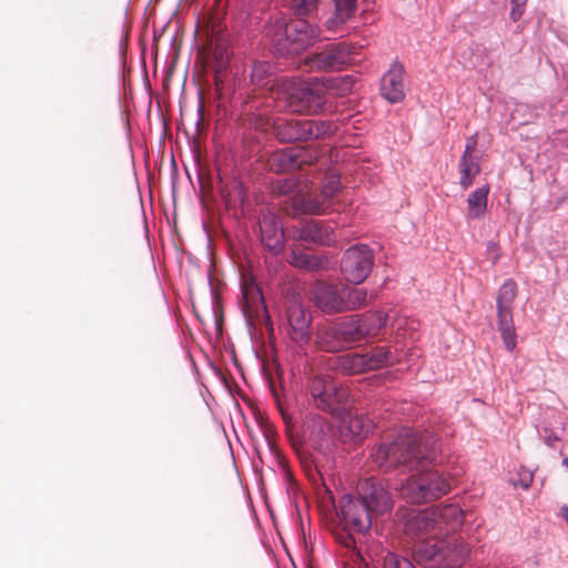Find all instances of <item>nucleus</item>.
I'll use <instances>...</instances> for the list:
<instances>
[{"instance_id": "nucleus-30", "label": "nucleus", "mask_w": 568, "mask_h": 568, "mask_svg": "<svg viewBox=\"0 0 568 568\" xmlns=\"http://www.w3.org/2000/svg\"><path fill=\"white\" fill-rule=\"evenodd\" d=\"M334 367L343 374L354 375L366 372L362 354L351 353L338 356L335 359Z\"/></svg>"}, {"instance_id": "nucleus-11", "label": "nucleus", "mask_w": 568, "mask_h": 568, "mask_svg": "<svg viewBox=\"0 0 568 568\" xmlns=\"http://www.w3.org/2000/svg\"><path fill=\"white\" fill-rule=\"evenodd\" d=\"M337 514L346 528L364 535L372 525V515L358 497L344 495L337 506Z\"/></svg>"}, {"instance_id": "nucleus-7", "label": "nucleus", "mask_w": 568, "mask_h": 568, "mask_svg": "<svg viewBox=\"0 0 568 568\" xmlns=\"http://www.w3.org/2000/svg\"><path fill=\"white\" fill-rule=\"evenodd\" d=\"M336 125L331 121L278 120L274 124V134L278 141L292 143L325 139L333 134Z\"/></svg>"}, {"instance_id": "nucleus-46", "label": "nucleus", "mask_w": 568, "mask_h": 568, "mask_svg": "<svg viewBox=\"0 0 568 568\" xmlns=\"http://www.w3.org/2000/svg\"><path fill=\"white\" fill-rule=\"evenodd\" d=\"M562 465H564V466H566V467H568V457L564 458V460H562Z\"/></svg>"}, {"instance_id": "nucleus-43", "label": "nucleus", "mask_w": 568, "mask_h": 568, "mask_svg": "<svg viewBox=\"0 0 568 568\" xmlns=\"http://www.w3.org/2000/svg\"><path fill=\"white\" fill-rule=\"evenodd\" d=\"M532 474L527 471L524 477L520 479L519 484L520 486L524 488V489H527L530 487L531 483H532Z\"/></svg>"}, {"instance_id": "nucleus-19", "label": "nucleus", "mask_w": 568, "mask_h": 568, "mask_svg": "<svg viewBox=\"0 0 568 568\" xmlns=\"http://www.w3.org/2000/svg\"><path fill=\"white\" fill-rule=\"evenodd\" d=\"M298 236L304 242L321 245H329L334 242L333 229L318 220H307L303 222Z\"/></svg>"}, {"instance_id": "nucleus-33", "label": "nucleus", "mask_w": 568, "mask_h": 568, "mask_svg": "<svg viewBox=\"0 0 568 568\" xmlns=\"http://www.w3.org/2000/svg\"><path fill=\"white\" fill-rule=\"evenodd\" d=\"M215 65H214V72H215V84L219 87V83L221 81L220 74L226 69L227 61L230 57L229 48L225 43L217 42L214 45L213 52H212Z\"/></svg>"}, {"instance_id": "nucleus-28", "label": "nucleus", "mask_w": 568, "mask_h": 568, "mask_svg": "<svg viewBox=\"0 0 568 568\" xmlns=\"http://www.w3.org/2000/svg\"><path fill=\"white\" fill-rule=\"evenodd\" d=\"M490 187L485 184L473 191L467 199V216L468 219H479L484 216L487 210L488 194Z\"/></svg>"}, {"instance_id": "nucleus-42", "label": "nucleus", "mask_w": 568, "mask_h": 568, "mask_svg": "<svg viewBox=\"0 0 568 568\" xmlns=\"http://www.w3.org/2000/svg\"><path fill=\"white\" fill-rule=\"evenodd\" d=\"M294 183L291 180L278 181L275 185V191L280 194H288L292 192Z\"/></svg>"}, {"instance_id": "nucleus-12", "label": "nucleus", "mask_w": 568, "mask_h": 568, "mask_svg": "<svg viewBox=\"0 0 568 568\" xmlns=\"http://www.w3.org/2000/svg\"><path fill=\"white\" fill-rule=\"evenodd\" d=\"M396 518L403 526L405 534L412 537L436 530L434 511L430 508L418 510L399 507L396 511Z\"/></svg>"}, {"instance_id": "nucleus-29", "label": "nucleus", "mask_w": 568, "mask_h": 568, "mask_svg": "<svg viewBox=\"0 0 568 568\" xmlns=\"http://www.w3.org/2000/svg\"><path fill=\"white\" fill-rule=\"evenodd\" d=\"M460 179L459 185L463 190H467L475 178L480 173V164L477 156L462 155L458 164Z\"/></svg>"}, {"instance_id": "nucleus-18", "label": "nucleus", "mask_w": 568, "mask_h": 568, "mask_svg": "<svg viewBox=\"0 0 568 568\" xmlns=\"http://www.w3.org/2000/svg\"><path fill=\"white\" fill-rule=\"evenodd\" d=\"M261 242L271 252L277 254L284 247V232L280 221L268 214L260 221Z\"/></svg>"}, {"instance_id": "nucleus-36", "label": "nucleus", "mask_w": 568, "mask_h": 568, "mask_svg": "<svg viewBox=\"0 0 568 568\" xmlns=\"http://www.w3.org/2000/svg\"><path fill=\"white\" fill-rule=\"evenodd\" d=\"M383 568H415L413 562L399 555L387 552L384 557Z\"/></svg>"}, {"instance_id": "nucleus-1", "label": "nucleus", "mask_w": 568, "mask_h": 568, "mask_svg": "<svg viewBox=\"0 0 568 568\" xmlns=\"http://www.w3.org/2000/svg\"><path fill=\"white\" fill-rule=\"evenodd\" d=\"M438 453V439L435 435H417L409 429H403L395 437L374 446L369 457L382 471L402 469L407 473L425 460H436Z\"/></svg>"}, {"instance_id": "nucleus-9", "label": "nucleus", "mask_w": 568, "mask_h": 568, "mask_svg": "<svg viewBox=\"0 0 568 568\" xmlns=\"http://www.w3.org/2000/svg\"><path fill=\"white\" fill-rule=\"evenodd\" d=\"M351 52L345 43L326 45L321 52H315L301 61V68L307 72H331L342 70L351 63Z\"/></svg>"}, {"instance_id": "nucleus-17", "label": "nucleus", "mask_w": 568, "mask_h": 568, "mask_svg": "<svg viewBox=\"0 0 568 568\" xmlns=\"http://www.w3.org/2000/svg\"><path fill=\"white\" fill-rule=\"evenodd\" d=\"M404 73L403 64L395 61L382 77L381 93L390 103H397L405 98Z\"/></svg>"}, {"instance_id": "nucleus-14", "label": "nucleus", "mask_w": 568, "mask_h": 568, "mask_svg": "<svg viewBox=\"0 0 568 568\" xmlns=\"http://www.w3.org/2000/svg\"><path fill=\"white\" fill-rule=\"evenodd\" d=\"M313 155L304 148H285L274 152L270 160V169L276 173L300 170L304 164H311Z\"/></svg>"}, {"instance_id": "nucleus-26", "label": "nucleus", "mask_w": 568, "mask_h": 568, "mask_svg": "<svg viewBox=\"0 0 568 568\" xmlns=\"http://www.w3.org/2000/svg\"><path fill=\"white\" fill-rule=\"evenodd\" d=\"M366 371L378 369L398 362V358L386 347L377 346L362 354Z\"/></svg>"}, {"instance_id": "nucleus-31", "label": "nucleus", "mask_w": 568, "mask_h": 568, "mask_svg": "<svg viewBox=\"0 0 568 568\" xmlns=\"http://www.w3.org/2000/svg\"><path fill=\"white\" fill-rule=\"evenodd\" d=\"M342 312L355 311L367 304V291L343 285Z\"/></svg>"}, {"instance_id": "nucleus-16", "label": "nucleus", "mask_w": 568, "mask_h": 568, "mask_svg": "<svg viewBox=\"0 0 568 568\" xmlns=\"http://www.w3.org/2000/svg\"><path fill=\"white\" fill-rule=\"evenodd\" d=\"M287 323L291 327V337L301 344L308 343L311 338V315L296 300L291 301L286 310Z\"/></svg>"}, {"instance_id": "nucleus-2", "label": "nucleus", "mask_w": 568, "mask_h": 568, "mask_svg": "<svg viewBox=\"0 0 568 568\" xmlns=\"http://www.w3.org/2000/svg\"><path fill=\"white\" fill-rule=\"evenodd\" d=\"M334 82L333 78L311 80L283 78L278 82L275 100L283 102L284 106L293 113L317 114L326 102V90L332 88Z\"/></svg>"}, {"instance_id": "nucleus-24", "label": "nucleus", "mask_w": 568, "mask_h": 568, "mask_svg": "<svg viewBox=\"0 0 568 568\" xmlns=\"http://www.w3.org/2000/svg\"><path fill=\"white\" fill-rule=\"evenodd\" d=\"M316 345L320 349L331 353L339 352L346 347L343 337L339 335L337 325L318 328L316 333Z\"/></svg>"}, {"instance_id": "nucleus-23", "label": "nucleus", "mask_w": 568, "mask_h": 568, "mask_svg": "<svg viewBox=\"0 0 568 568\" xmlns=\"http://www.w3.org/2000/svg\"><path fill=\"white\" fill-rule=\"evenodd\" d=\"M251 82L258 88H270L275 98L281 79L273 77L272 65L268 62L257 61L252 65Z\"/></svg>"}, {"instance_id": "nucleus-39", "label": "nucleus", "mask_w": 568, "mask_h": 568, "mask_svg": "<svg viewBox=\"0 0 568 568\" xmlns=\"http://www.w3.org/2000/svg\"><path fill=\"white\" fill-rule=\"evenodd\" d=\"M509 2L511 4L510 19L516 22L523 17L527 0H509Z\"/></svg>"}, {"instance_id": "nucleus-38", "label": "nucleus", "mask_w": 568, "mask_h": 568, "mask_svg": "<svg viewBox=\"0 0 568 568\" xmlns=\"http://www.w3.org/2000/svg\"><path fill=\"white\" fill-rule=\"evenodd\" d=\"M354 532L353 529H348L344 526V530L336 534V540L345 548L355 550L357 540L353 535Z\"/></svg>"}, {"instance_id": "nucleus-15", "label": "nucleus", "mask_w": 568, "mask_h": 568, "mask_svg": "<svg viewBox=\"0 0 568 568\" xmlns=\"http://www.w3.org/2000/svg\"><path fill=\"white\" fill-rule=\"evenodd\" d=\"M311 298L324 313H342L343 285L316 282L312 287Z\"/></svg>"}, {"instance_id": "nucleus-35", "label": "nucleus", "mask_w": 568, "mask_h": 568, "mask_svg": "<svg viewBox=\"0 0 568 568\" xmlns=\"http://www.w3.org/2000/svg\"><path fill=\"white\" fill-rule=\"evenodd\" d=\"M341 187L339 178L336 175L326 176L325 182L321 190V196L332 205V200L338 193Z\"/></svg>"}, {"instance_id": "nucleus-10", "label": "nucleus", "mask_w": 568, "mask_h": 568, "mask_svg": "<svg viewBox=\"0 0 568 568\" xmlns=\"http://www.w3.org/2000/svg\"><path fill=\"white\" fill-rule=\"evenodd\" d=\"M373 264L372 250L366 244H356L345 251L341 270L348 282L359 284L368 276Z\"/></svg>"}, {"instance_id": "nucleus-37", "label": "nucleus", "mask_w": 568, "mask_h": 568, "mask_svg": "<svg viewBox=\"0 0 568 568\" xmlns=\"http://www.w3.org/2000/svg\"><path fill=\"white\" fill-rule=\"evenodd\" d=\"M320 0H292L291 8L298 16H307L317 9Z\"/></svg>"}, {"instance_id": "nucleus-6", "label": "nucleus", "mask_w": 568, "mask_h": 568, "mask_svg": "<svg viewBox=\"0 0 568 568\" xmlns=\"http://www.w3.org/2000/svg\"><path fill=\"white\" fill-rule=\"evenodd\" d=\"M308 392L317 409L337 416L345 409L348 390L331 375H315L308 382Z\"/></svg>"}, {"instance_id": "nucleus-20", "label": "nucleus", "mask_w": 568, "mask_h": 568, "mask_svg": "<svg viewBox=\"0 0 568 568\" xmlns=\"http://www.w3.org/2000/svg\"><path fill=\"white\" fill-rule=\"evenodd\" d=\"M334 13L325 21V27L332 32H337L354 17L357 9V0H334Z\"/></svg>"}, {"instance_id": "nucleus-45", "label": "nucleus", "mask_w": 568, "mask_h": 568, "mask_svg": "<svg viewBox=\"0 0 568 568\" xmlns=\"http://www.w3.org/2000/svg\"><path fill=\"white\" fill-rule=\"evenodd\" d=\"M554 440H558V437H556V436H555V437H548V438H547V440H546V443H547L549 446H551Z\"/></svg>"}, {"instance_id": "nucleus-32", "label": "nucleus", "mask_w": 568, "mask_h": 568, "mask_svg": "<svg viewBox=\"0 0 568 568\" xmlns=\"http://www.w3.org/2000/svg\"><path fill=\"white\" fill-rule=\"evenodd\" d=\"M339 328V335L343 337V341L346 344V347L353 343L359 342L363 339L361 333V325L358 323L357 316H352L349 320L341 322L337 324Z\"/></svg>"}, {"instance_id": "nucleus-3", "label": "nucleus", "mask_w": 568, "mask_h": 568, "mask_svg": "<svg viewBox=\"0 0 568 568\" xmlns=\"http://www.w3.org/2000/svg\"><path fill=\"white\" fill-rule=\"evenodd\" d=\"M435 460L420 463L402 485V497L412 504L428 503L440 498L450 489L448 480L429 466Z\"/></svg>"}, {"instance_id": "nucleus-22", "label": "nucleus", "mask_w": 568, "mask_h": 568, "mask_svg": "<svg viewBox=\"0 0 568 568\" xmlns=\"http://www.w3.org/2000/svg\"><path fill=\"white\" fill-rule=\"evenodd\" d=\"M373 429V422L364 415L349 416L342 426V435L349 440L361 442Z\"/></svg>"}, {"instance_id": "nucleus-44", "label": "nucleus", "mask_w": 568, "mask_h": 568, "mask_svg": "<svg viewBox=\"0 0 568 568\" xmlns=\"http://www.w3.org/2000/svg\"><path fill=\"white\" fill-rule=\"evenodd\" d=\"M408 325V320L407 318H399L396 323L397 325V335H400L403 337H405V334H400L399 331L402 329L403 325Z\"/></svg>"}, {"instance_id": "nucleus-27", "label": "nucleus", "mask_w": 568, "mask_h": 568, "mask_svg": "<svg viewBox=\"0 0 568 568\" xmlns=\"http://www.w3.org/2000/svg\"><path fill=\"white\" fill-rule=\"evenodd\" d=\"M361 325L362 337H374L378 335L381 329L386 326L387 315L382 312H368L357 315Z\"/></svg>"}, {"instance_id": "nucleus-21", "label": "nucleus", "mask_w": 568, "mask_h": 568, "mask_svg": "<svg viewBox=\"0 0 568 568\" xmlns=\"http://www.w3.org/2000/svg\"><path fill=\"white\" fill-rule=\"evenodd\" d=\"M292 206L296 212L323 214L329 209V203L321 196V193L297 194L292 197Z\"/></svg>"}, {"instance_id": "nucleus-25", "label": "nucleus", "mask_w": 568, "mask_h": 568, "mask_svg": "<svg viewBox=\"0 0 568 568\" xmlns=\"http://www.w3.org/2000/svg\"><path fill=\"white\" fill-rule=\"evenodd\" d=\"M430 510L434 511L436 529L438 530H442L443 525L455 529L462 524L464 517L463 510L454 504L430 507Z\"/></svg>"}, {"instance_id": "nucleus-5", "label": "nucleus", "mask_w": 568, "mask_h": 568, "mask_svg": "<svg viewBox=\"0 0 568 568\" xmlns=\"http://www.w3.org/2000/svg\"><path fill=\"white\" fill-rule=\"evenodd\" d=\"M273 42L276 50L283 54H300L311 45L320 34L316 27L306 20L297 19L286 22L283 19L276 20L273 27Z\"/></svg>"}, {"instance_id": "nucleus-4", "label": "nucleus", "mask_w": 568, "mask_h": 568, "mask_svg": "<svg viewBox=\"0 0 568 568\" xmlns=\"http://www.w3.org/2000/svg\"><path fill=\"white\" fill-rule=\"evenodd\" d=\"M416 554L428 568H456L463 565L469 549L458 537L445 540L429 538L420 542Z\"/></svg>"}, {"instance_id": "nucleus-41", "label": "nucleus", "mask_w": 568, "mask_h": 568, "mask_svg": "<svg viewBox=\"0 0 568 568\" xmlns=\"http://www.w3.org/2000/svg\"><path fill=\"white\" fill-rule=\"evenodd\" d=\"M477 148V134H474L466 140L465 151L463 155L466 156H476L475 151Z\"/></svg>"}, {"instance_id": "nucleus-34", "label": "nucleus", "mask_w": 568, "mask_h": 568, "mask_svg": "<svg viewBox=\"0 0 568 568\" xmlns=\"http://www.w3.org/2000/svg\"><path fill=\"white\" fill-rule=\"evenodd\" d=\"M291 264L298 268L314 271L321 266V261L315 255L306 253H293Z\"/></svg>"}, {"instance_id": "nucleus-8", "label": "nucleus", "mask_w": 568, "mask_h": 568, "mask_svg": "<svg viewBox=\"0 0 568 568\" xmlns=\"http://www.w3.org/2000/svg\"><path fill=\"white\" fill-rule=\"evenodd\" d=\"M518 287L514 280H507L499 287L497 293V325L504 345L511 352L516 347V331L513 321V306L517 296Z\"/></svg>"}, {"instance_id": "nucleus-13", "label": "nucleus", "mask_w": 568, "mask_h": 568, "mask_svg": "<svg viewBox=\"0 0 568 568\" xmlns=\"http://www.w3.org/2000/svg\"><path fill=\"white\" fill-rule=\"evenodd\" d=\"M359 499L371 515H383L392 509L393 501L388 491L374 479H365L358 484Z\"/></svg>"}, {"instance_id": "nucleus-40", "label": "nucleus", "mask_w": 568, "mask_h": 568, "mask_svg": "<svg viewBox=\"0 0 568 568\" xmlns=\"http://www.w3.org/2000/svg\"><path fill=\"white\" fill-rule=\"evenodd\" d=\"M486 253L493 264H496L498 262L500 254H499V247L495 242L490 241L487 243Z\"/></svg>"}]
</instances>
